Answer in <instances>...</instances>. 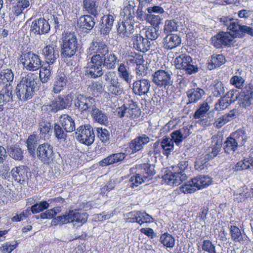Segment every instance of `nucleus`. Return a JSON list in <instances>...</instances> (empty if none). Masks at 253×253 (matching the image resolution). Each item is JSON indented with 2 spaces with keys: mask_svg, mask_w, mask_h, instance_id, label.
Here are the masks:
<instances>
[{
  "mask_svg": "<svg viewBox=\"0 0 253 253\" xmlns=\"http://www.w3.org/2000/svg\"><path fill=\"white\" fill-rule=\"evenodd\" d=\"M89 55L96 54L102 65L107 69L112 70L116 68L117 57L112 51L109 52L108 46L101 41H92L87 50Z\"/></svg>",
  "mask_w": 253,
  "mask_h": 253,
  "instance_id": "f257e3e1",
  "label": "nucleus"
},
{
  "mask_svg": "<svg viewBox=\"0 0 253 253\" xmlns=\"http://www.w3.org/2000/svg\"><path fill=\"white\" fill-rule=\"evenodd\" d=\"M40 84L41 83L36 74L28 73L22 78L16 87L15 93L17 98L23 101L31 99L35 91L39 89Z\"/></svg>",
  "mask_w": 253,
  "mask_h": 253,
  "instance_id": "f03ea898",
  "label": "nucleus"
},
{
  "mask_svg": "<svg viewBox=\"0 0 253 253\" xmlns=\"http://www.w3.org/2000/svg\"><path fill=\"white\" fill-rule=\"evenodd\" d=\"M87 218L88 214L85 212H80L77 210H70L63 215L55 217L52 219L51 224L52 226H56L75 222L74 225L77 223L78 226H81L86 223Z\"/></svg>",
  "mask_w": 253,
  "mask_h": 253,
  "instance_id": "7ed1b4c3",
  "label": "nucleus"
},
{
  "mask_svg": "<svg viewBox=\"0 0 253 253\" xmlns=\"http://www.w3.org/2000/svg\"><path fill=\"white\" fill-rule=\"evenodd\" d=\"M187 166V161L180 162L178 167H173L171 169L166 171L165 174L162 177L163 180L169 185H179L187 178L184 170Z\"/></svg>",
  "mask_w": 253,
  "mask_h": 253,
  "instance_id": "20e7f679",
  "label": "nucleus"
},
{
  "mask_svg": "<svg viewBox=\"0 0 253 253\" xmlns=\"http://www.w3.org/2000/svg\"><path fill=\"white\" fill-rule=\"evenodd\" d=\"M78 42L74 33H64L62 35L61 56L64 60L73 56L77 51Z\"/></svg>",
  "mask_w": 253,
  "mask_h": 253,
  "instance_id": "39448f33",
  "label": "nucleus"
},
{
  "mask_svg": "<svg viewBox=\"0 0 253 253\" xmlns=\"http://www.w3.org/2000/svg\"><path fill=\"white\" fill-rule=\"evenodd\" d=\"M138 173L132 175L129 179L130 187H137L142 183L148 181L155 174L154 165L149 163H144L139 166Z\"/></svg>",
  "mask_w": 253,
  "mask_h": 253,
  "instance_id": "423d86ee",
  "label": "nucleus"
},
{
  "mask_svg": "<svg viewBox=\"0 0 253 253\" xmlns=\"http://www.w3.org/2000/svg\"><path fill=\"white\" fill-rule=\"evenodd\" d=\"M229 30L239 38H243L245 34L253 36V29L246 25H241L237 20L228 17H222V29Z\"/></svg>",
  "mask_w": 253,
  "mask_h": 253,
  "instance_id": "0eeeda50",
  "label": "nucleus"
},
{
  "mask_svg": "<svg viewBox=\"0 0 253 253\" xmlns=\"http://www.w3.org/2000/svg\"><path fill=\"white\" fill-rule=\"evenodd\" d=\"M18 61L24 68L30 71H36L41 68L42 61L40 56L32 52L22 53Z\"/></svg>",
  "mask_w": 253,
  "mask_h": 253,
  "instance_id": "6e6552de",
  "label": "nucleus"
},
{
  "mask_svg": "<svg viewBox=\"0 0 253 253\" xmlns=\"http://www.w3.org/2000/svg\"><path fill=\"white\" fill-rule=\"evenodd\" d=\"M96 102L93 97L84 95L79 92H75L74 105L75 108L82 113L89 112L96 105Z\"/></svg>",
  "mask_w": 253,
  "mask_h": 253,
  "instance_id": "1a4fd4ad",
  "label": "nucleus"
},
{
  "mask_svg": "<svg viewBox=\"0 0 253 253\" xmlns=\"http://www.w3.org/2000/svg\"><path fill=\"white\" fill-rule=\"evenodd\" d=\"M75 137L80 142L87 145H91L95 137L93 127L90 125L80 126L76 129Z\"/></svg>",
  "mask_w": 253,
  "mask_h": 253,
  "instance_id": "9d476101",
  "label": "nucleus"
},
{
  "mask_svg": "<svg viewBox=\"0 0 253 253\" xmlns=\"http://www.w3.org/2000/svg\"><path fill=\"white\" fill-rule=\"evenodd\" d=\"M174 63L177 69L184 70L188 74H192L198 71V67L192 64V58L185 54H182L176 57Z\"/></svg>",
  "mask_w": 253,
  "mask_h": 253,
  "instance_id": "9b49d317",
  "label": "nucleus"
},
{
  "mask_svg": "<svg viewBox=\"0 0 253 253\" xmlns=\"http://www.w3.org/2000/svg\"><path fill=\"white\" fill-rule=\"evenodd\" d=\"M117 112L118 116L122 118L124 116L131 119H135L139 117L141 115V111L137 104L132 100L130 101L128 106L123 105L117 108Z\"/></svg>",
  "mask_w": 253,
  "mask_h": 253,
  "instance_id": "f8f14e48",
  "label": "nucleus"
},
{
  "mask_svg": "<svg viewBox=\"0 0 253 253\" xmlns=\"http://www.w3.org/2000/svg\"><path fill=\"white\" fill-rule=\"evenodd\" d=\"M126 222L137 223L142 225L144 223H150L153 221V217L144 211H134L129 212L125 215Z\"/></svg>",
  "mask_w": 253,
  "mask_h": 253,
  "instance_id": "ddd939ff",
  "label": "nucleus"
},
{
  "mask_svg": "<svg viewBox=\"0 0 253 253\" xmlns=\"http://www.w3.org/2000/svg\"><path fill=\"white\" fill-rule=\"evenodd\" d=\"M91 57V65L86 67L85 75L88 78L95 79L100 77L103 74L102 65L100 61H98L96 54H92Z\"/></svg>",
  "mask_w": 253,
  "mask_h": 253,
  "instance_id": "4468645a",
  "label": "nucleus"
},
{
  "mask_svg": "<svg viewBox=\"0 0 253 253\" xmlns=\"http://www.w3.org/2000/svg\"><path fill=\"white\" fill-rule=\"evenodd\" d=\"M42 53L46 63L50 65H53L59 56L58 48L53 42L43 48Z\"/></svg>",
  "mask_w": 253,
  "mask_h": 253,
  "instance_id": "2eb2a0df",
  "label": "nucleus"
},
{
  "mask_svg": "<svg viewBox=\"0 0 253 253\" xmlns=\"http://www.w3.org/2000/svg\"><path fill=\"white\" fill-rule=\"evenodd\" d=\"M171 75L170 71L159 70L153 75L152 81L158 86H166L172 83Z\"/></svg>",
  "mask_w": 253,
  "mask_h": 253,
  "instance_id": "dca6fc26",
  "label": "nucleus"
},
{
  "mask_svg": "<svg viewBox=\"0 0 253 253\" xmlns=\"http://www.w3.org/2000/svg\"><path fill=\"white\" fill-rule=\"evenodd\" d=\"M133 47L137 51L145 52L150 49L151 42L139 34H133L131 36Z\"/></svg>",
  "mask_w": 253,
  "mask_h": 253,
  "instance_id": "f3484780",
  "label": "nucleus"
},
{
  "mask_svg": "<svg viewBox=\"0 0 253 253\" xmlns=\"http://www.w3.org/2000/svg\"><path fill=\"white\" fill-rule=\"evenodd\" d=\"M253 98V85L249 84L244 87L239 95V104L240 107L246 108L251 104Z\"/></svg>",
  "mask_w": 253,
  "mask_h": 253,
  "instance_id": "a211bd4d",
  "label": "nucleus"
},
{
  "mask_svg": "<svg viewBox=\"0 0 253 253\" xmlns=\"http://www.w3.org/2000/svg\"><path fill=\"white\" fill-rule=\"evenodd\" d=\"M50 30V25L48 22L44 18H39L34 20L31 26V32L35 35H43L47 34Z\"/></svg>",
  "mask_w": 253,
  "mask_h": 253,
  "instance_id": "6ab92c4d",
  "label": "nucleus"
},
{
  "mask_svg": "<svg viewBox=\"0 0 253 253\" xmlns=\"http://www.w3.org/2000/svg\"><path fill=\"white\" fill-rule=\"evenodd\" d=\"M151 86V82L147 79H140L135 81L132 84L133 93L139 96L147 95Z\"/></svg>",
  "mask_w": 253,
  "mask_h": 253,
  "instance_id": "aec40b11",
  "label": "nucleus"
},
{
  "mask_svg": "<svg viewBox=\"0 0 253 253\" xmlns=\"http://www.w3.org/2000/svg\"><path fill=\"white\" fill-rule=\"evenodd\" d=\"M29 169L25 166H21L13 168L11 170V175L14 180L17 182L25 181L28 179Z\"/></svg>",
  "mask_w": 253,
  "mask_h": 253,
  "instance_id": "412c9836",
  "label": "nucleus"
},
{
  "mask_svg": "<svg viewBox=\"0 0 253 253\" xmlns=\"http://www.w3.org/2000/svg\"><path fill=\"white\" fill-rule=\"evenodd\" d=\"M93 121L101 125L107 126L108 123V116L102 110L95 105L89 111Z\"/></svg>",
  "mask_w": 253,
  "mask_h": 253,
  "instance_id": "4be33fe9",
  "label": "nucleus"
},
{
  "mask_svg": "<svg viewBox=\"0 0 253 253\" xmlns=\"http://www.w3.org/2000/svg\"><path fill=\"white\" fill-rule=\"evenodd\" d=\"M181 42V38L176 34H168L163 41L164 48L168 50H171L178 46Z\"/></svg>",
  "mask_w": 253,
  "mask_h": 253,
  "instance_id": "5701e85b",
  "label": "nucleus"
},
{
  "mask_svg": "<svg viewBox=\"0 0 253 253\" xmlns=\"http://www.w3.org/2000/svg\"><path fill=\"white\" fill-rule=\"evenodd\" d=\"M242 131H236L231 134V136L228 137L224 143V152L228 154L233 153L238 146L237 138H239L240 132Z\"/></svg>",
  "mask_w": 253,
  "mask_h": 253,
  "instance_id": "b1692460",
  "label": "nucleus"
},
{
  "mask_svg": "<svg viewBox=\"0 0 253 253\" xmlns=\"http://www.w3.org/2000/svg\"><path fill=\"white\" fill-rule=\"evenodd\" d=\"M61 126L67 132H72L76 130L75 123L73 119L67 114H63L59 118Z\"/></svg>",
  "mask_w": 253,
  "mask_h": 253,
  "instance_id": "393cba45",
  "label": "nucleus"
},
{
  "mask_svg": "<svg viewBox=\"0 0 253 253\" xmlns=\"http://www.w3.org/2000/svg\"><path fill=\"white\" fill-rule=\"evenodd\" d=\"M114 19L112 15H104L101 19V23L100 25V32L101 35H107L110 33Z\"/></svg>",
  "mask_w": 253,
  "mask_h": 253,
  "instance_id": "a878e982",
  "label": "nucleus"
},
{
  "mask_svg": "<svg viewBox=\"0 0 253 253\" xmlns=\"http://www.w3.org/2000/svg\"><path fill=\"white\" fill-rule=\"evenodd\" d=\"M12 86L9 84L7 86L4 87L1 89L0 92V111L3 110L2 106L8 102L13 101L12 95Z\"/></svg>",
  "mask_w": 253,
  "mask_h": 253,
  "instance_id": "bb28decb",
  "label": "nucleus"
},
{
  "mask_svg": "<svg viewBox=\"0 0 253 253\" xmlns=\"http://www.w3.org/2000/svg\"><path fill=\"white\" fill-rule=\"evenodd\" d=\"M150 141V138L146 134L136 137L131 141L130 148L132 152H136L141 150L145 145L147 144Z\"/></svg>",
  "mask_w": 253,
  "mask_h": 253,
  "instance_id": "cd10ccee",
  "label": "nucleus"
},
{
  "mask_svg": "<svg viewBox=\"0 0 253 253\" xmlns=\"http://www.w3.org/2000/svg\"><path fill=\"white\" fill-rule=\"evenodd\" d=\"M193 181L197 190L206 188L212 182L211 178L208 175H199L191 179Z\"/></svg>",
  "mask_w": 253,
  "mask_h": 253,
  "instance_id": "c85d7f7f",
  "label": "nucleus"
},
{
  "mask_svg": "<svg viewBox=\"0 0 253 253\" xmlns=\"http://www.w3.org/2000/svg\"><path fill=\"white\" fill-rule=\"evenodd\" d=\"M67 82L66 75L62 72L58 73L55 78L52 91L55 93H59L66 86Z\"/></svg>",
  "mask_w": 253,
  "mask_h": 253,
  "instance_id": "c756f323",
  "label": "nucleus"
},
{
  "mask_svg": "<svg viewBox=\"0 0 253 253\" xmlns=\"http://www.w3.org/2000/svg\"><path fill=\"white\" fill-rule=\"evenodd\" d=\"M187 96L188 98L187 104L196 103L201 99L202 96L205 94V91L203 89L199 87L189 89L186 92Z\"/></svg>",
  "mask_w": 253,
  "mask_h": 253,
  "instance_id": "7c9ffc66",
  "label": "nucleus"
},
{
  "mask_svg": "<svg viewBox=\"0 0 253 253\" xmlns=\"http://www.w3.org/2000/svg\"><path fill=\"white\" fill-rule=\"evenodd\" d=\"M53 65L47 64L44 66L40 68L39 77L40 82H41L43 84L47 83L50 80L51 75V71L53 69Z\"/></svg>",
  "mask_w": 253,
  "mask_h": 253,
  "instance_id": "2f4dec72",
  "label": "nucleus"
},
{
  "mask_svg": "<svg viewBox=\"0 0 253 253\" xmlns=\"http://www.w3.org/2000/svg\"><path fill=\"white\" fill-rule=\"evenodd\" d=\"M159 242L166 248L172 249L175 243L174 237L168 232H165L161 235Z\"/></svg>",
  "mask_w": 253,
  "mask_h": 253,
  "instance_id": "473e14b6",
  "label": "nucleus"
},
{
  "mask_svg": "<svg viewBox=\"0 0 253 253\" xmlns=\"http://www.w3.org/2000/svg\"><path fill=\"white\" fill-rule=\"evenodd\" d=\"M40 135L44 139H48L51 132V124L46 119H42L39 123Z\"/></svg>",
  "mask_w": 253,
  "mask_h": 253,
  "instance_id": "72a5a7b5",
  "label": "nucleus"
},
{
  "mask_svg": "<svg viewBox=\"0 0 253 253\" xmlns=\"http://www.w3.org/2000/svg\"><path fill=\"white\" fill-rule=\"evenodd\" d=\"M37 155L41 158H49L53 155L52 147L48 144L40 145L37 149Z\"/></svg>",
  "mask_w": 253,
  "mask_h": 253,
  "instance_id": "f704fd0d",
  "label": "nucleus"
},
{
  "mask_svg": "<svg viewBox=\"0 0 253 253\" xmlns=\"http://www.w3.org/2000/svg\"><path fill=\"white\" fill-rule=\"evenodd\" d=\"M79 21L80 27L88 30H91L95 23L94 17L89 15L81 17Z\"/></svg>",
  "mask_w": 253,
  "mask_h": 253,
  "instance_id": "c9c22d12",
  "label": "nucleus"
},
{
  "mask_svg": "<svg viewBox=\"0 0 253 253\" xmlns=\"http://www.w3.org/2000/svg\"><path fill=\"white\" fill-rule=\"evenodd\" d=\"M84 7L87 13L96 17L98 15L97 8L98 4L96 0H84Z\"/></svg>",
  "mask_w": 253,
  "mask_h": 253,
  "instance_id": "e433bc0d",
  "label": "nucleus"
},
{
  "mask_svg": "<svg viewBox=\"0 0 253 253\" xmlns=\"http://www.w3.org/2000/svg\"><path fill=\"white\" fill-rule=\"evenodd\" d=\"M14 79V74L11 69H6L1 71L0 73V84H2L5 86L10 84Z\"/></svg>",
  "mask_w": 253,
  "mask_h": 253,
  "instance_id": "4c0bfd02",
  "label": "nucleus"
},
{
  "mask_svg": "<svg viewBox=\"0 0 253 253\" xmlns=\"http://www.w3.org/2000/svg\"><path fill=\"white\" fill-rule=\"evenodd\" d=\"M39 136L33 134L29 136L27 141V147L31 157H35V150L38 144Z\"/></svg>",
  "mask_w": 253,
  "mask_h": 253,
  "instance_id": "58836bf2",
  "label": "nucleus"
},
{
  "mask_svg": "<svg viewBox=\"0 0 253 253\" xmlns=\"http://www.w3.org/2000/svg\"><path fill=\"white\" fill-rule=\"evenodd\" d=\"M106 88L109 93L115 96H120L123 92V88L118 81L112 84H108Z\"/></svg>",
  "mask_w": 253,
  "mask_h": 253,
  "instance_id": "ea45409f",
  "label": "nucleus"
},
{
  "mask_svg": "<svg viewBox=\"0 0 253 253\" xmlns=\"http://www.w3.org/2000/svg\"><path fill=\"white\" fill-rule=\"evenodd\" d=\"M238 94H235L234 90H230L227 92L222 97V109L226 108L231 103L234 102L238 98Z\"/></svg>",
  "mask_w": 253,
  "mask_h": 253,
  "instance_id": "a19ab883",
  "label": "nucleus"
},
{
  "mask_svg": "<svg viewBox=\"0 0 253 253\" xmlns=\"http://www.w3.org/2000/svg\"><path fill=\"white\" fill-rule=\"evenodd\" d=\"M253 169V159H243L238 162L233 168L235 171Z\"/></svg>",
  "mask_w": 253,
  "mask_h": 253,
  "instance_id": "79ce46f5",
  "label": "nucleus"
},
{
  "mask_svg": "<svg viewBox=\"0 0 253 253\" xmlns=\"http://www.w3.org/2000/svg\"><path fill=\"white\" fill-rule=\"evenodd\" d=\"M67 133L61 125L58 124H54V134L58 140L65 141L67 136Z\"/></svg>",
  "mask_w": 253,
  "mask_h": 253,
  "instance_id": "37998d69",
  "label": "nucleus"
},
{
  "mask_svg": "<svg viewBox=\"0 0 253 253\" xmlns=\"http://www.w3.org/2000/svg\"><path fill=\"white\" fill-rule=\"evenodd\" d=\"M49 207L48 201H42L39 203H36L31 207L32 213L35 214L39 213L47 209Z\"/></svg>",
  "mask_w": 253,
  "mask_h": 253,
  "instance_id": "c03bdc74",
  "label": "nucleus"
},
{
  "mask_svg": "<svg viewBox=\"0 0 253 253\" xmlns=\"http://www.w3.org/2000/svg\"><path fill=\"white\" fill-rule=\"evenodd\" d=\"M231 32L229 30H227L225 28L222 29V45L225 46H230L233 44V40L234 39V35L230 33Z\"/></svg>",
  "mask_w": 253,
  "mask_h": 253,
  "instance_id": "a18cd8bd",
  "label": "nucleus"
},
{
  "mask_svg": "<svg viewBox=\"0 0 253 253\" xmlns=\"http://www.w3.org/2000/svg\"><path fill=\"white\" fill-rule=\"evenodd\" d=\"M197 187L195 186L193 181L191 179L184 183L180 188V191L185 194L193 193L197 191Z\"/></svg>",
  "mask_w": 253,
  "mask_h": 253,
  "instance_id": "49530a36",
  "label": "nucleus"
},
{
  "mask_svg": "<svg viewBox=\"0 0 253 253\" xmlns=\"http://www.w3.org/2000/svg\"><path fill=\"white\" fill-rule=\"evenodd\" d=\"M118 182H120V180H118L117 178L111 179L105 185L100 188V194L102 195H106L115 188L116 183Z\"/></svg>",
  "mask_w": 253,
  "mask_h": 253,
  "instance_id": "de8ad7c7",
  "label": "nucleus"
},
{
  "mask_svg": "<svg viewBox=\"0 0 253 253\" xmlns=\"http://www.w3.org/2000/svg\"><path fill=\"white\" fill-rule=\"evenodd\" d=\"M210 108V106L207 102L202 103L199 108L195 112L194 118L197 119L204 117Z\"/></svg>",
  "mask_w": 253,
  "mask_h": 253,
  "instance_id": "09e8293b",
  "label": "nucleus"
},
{
  "mask_svg": "<svg viewBox=\"0 0 253 253\" xmlns=\"http://www.w3.org/2000/svg\"><path fill=\"white\" fill-rule=\"evenodd\" d=\"M221 65V55L220 54L213 55L207 67L209 70H212L215 68L219 67Z\"/></svg>",
  "mask_w": 253,
  "mask_h": 253,
  "instance_id": "8fccbe9b",
  "label": "nucleus"
},
{
  "mask_svg": "<svg viewBox=\"0 0 253 253\" xmlns=\"http://www.w3.org/2000/svg\"><path fill=\"white\" fill-rule=\"evenodd\" d=\"M230 233L232 238L236 242H241L244 240V238L239 228L236 226H231Z\"/></svg>",
  "mask_w": 253,
  "mask_h": 253,
  "instance_id": "3c124183",
  "label": "nucleus"
},
{
  "mask_svg": "<svg viewBox=\"0 0 253 253\" xmlns=\"http://www.w3.org/2000/svg\"><path fill=\"white\" fill-rule=\"evenodd\" d=\"M18 246V243L14 241L12 243L8 242L3 244L0 247V251L2 253H11Z\"/></svg>",
  "mask_w": 253,
  "mask_h": 253,
  "instance_id": "603ef678",
  "label": "nucleus"
},
{
  "mask_svg": "<svg viewBox=\"0 0 253 253\" xmlns=\"http://www.w3.org/2000/svg\"><path fill=\"white\" fill-rule=\"evenodd\" d=\"M178 25L175 20H167L165 22L164 32L166 34H169L173 31L177 30Z\"/></svg>",
  "mask_w": 253,
  "mask_h": 253,
  "instance_id": "864d4df0",
  "label": "nucleus"
},
{
  "mask_svg": "<svg viewBox=\"0 0 253 253\" xmlns=\"http://www.w3.org/2000/svg\"><path fill=\"white\" fill-rule=\"evenodd\" d=\"M159 35V30L156 27L148 28L145 32V36L146 37V39H147L148 40L150 39L152 41L156 40Z\"/></svg>",
  "mask_w": 253,
  "mask_h": 253,
  "instance_id": "5fc2aeb1",
  "label": "nucleus"
},
{
  "mask_svg": "<svg viewBox=\"0 0 253 253\" xmlns=\"http://www.w3.org/2000/svg\"><path fill=\"white\" fill-rule=\"evenodd\" d=\"M96 134L102 142H105L109 138V132L106 128H96Z\"/></svg>",
  "mask_w": 253,
  "mask_h": 253,
  "instance_id": "6e6d98bb",
  "label": "nucleus"
},
{
  "mask_svg": "<svg viewBox=\"0 0 253 253\" xmlns=\"http://www.w3.org/2000/svg\"><path fill=\"white\" fill-rule=\"evenodd\" d=\"M104 79L106 82L108 83V84H112L119 80L116 73L113 71L106 72L104 75Z\"/></svg>",
  "mask_w": 253,
  "mask_h": 253,
  "instance_id": "4d7b16f0",
  "label": "nucleus"
},
{
  "mask_svg": "<svg viewBox=\"0 0 253 253\" xmlns=\"http://www.w3.org/2000/svg\"><path fill=\"white\" fill-rule=\"evenodd\" d=\"M208 159H196L195 162V168L196 169L202 170L207 169L209 165Z\"/></svg>",
  "mask_w": 253,
  "mask_h": 253,
  "instance_id": "13d9d810",
  "label": "nucleus"
},
{
  "mask_svg": "<svg viewBox=\"0 0 253 253\" xmlns=\"http://www.w3.org/2000/svg\"><path fill=\"white\" fill-rule=\"evenodd\" d=\"M202 249L209 253H216L215 247L212 243L208 240H204L202 245Z\"/></svg>",
  "mask_w": 253,
  "mask_h": 253,
  "instance_id": "bf43d9fd",
  "label": "nucleus"
},
{
  "mask_svg": "<svg viewBox=\"0 0 253 253\" xmlns=\"http://www.w3.org/2000/svg\"><path fill=\"white\" fill-rule=\"evenodd\" d=\"M127 62L132 64H136L137 66L144 61L143 56L140 54H135V56H131L127 59Z\"/></svg>",
  "mask_w": 253,
  "mask_h": 253,
  "instance_id": "052dcab7",
  "label": "nucleus"
},
{
  "mask_svg": "<svg viewBox=\"0 0 253 253\" xmlns=\"http://www.w3.org/2000/svg\"><path fill=\"white\" fill-rule=\"evenodd\" d=\"M161 146L165 150H171L173 147V142L172 139L169 137H166L161 142Z\"/></svg>",
  "mask_w": 253,
  "mask_h": 253,
  "instance_id": "680f3d73",
  "label": "nucleus"
},
{
  "mask_svg": "<svg viewBox=\"0 0 253 253\" xmlns=\"http://www.w3.org/2000/svg\"><path fill=\"white\" fill-rule=\"evenodd\" d=\"M148 21L155 27H157L161 23L162 19L159 15L150 14L147 17Z\"/></svg>",
  "mask_w": 253,
  "mask_h": 253,
  "instance_id": "e2e57ef3",
  "label": "nucleus"
},
{
  "mask_svg": "<svg viewBox=\"0 0 253 253\" xmlns=\"http://www.w3.org/2000/svg\"><path fill=\"white\" fill-rule=\"evenodd\" d=\"M171 137L173 142L174 141L177 145L180 143L184 139L178 130L174 131L171 133Z\"/></svg>",
  "mask_w": 253,
  "mask_h": 253,
  "instance_id": "0e129e2a",
  "label": "nucleus"
},
{
  "mask_svg": "<svg viewBox=\"0 0 253 253\" xmlns=\"http://www.w3.org/2000/svg\"><path fill=\"white\" fill-rule=\"evenodd\" d=\"M231 83L236 86L238 88H241L243 86L244 80L241 77L239 76H234L230 80Z\"/></svg>",
  "mask_w": 253,
  "mask_h": 253,
  "instance_id": "69168bd1",
  "label": "nucleus"
},
{
  "mask_svg": "<svg viewBox=\"0 0 253 253\" xmlns=\"http://www.w3.org/2000/svg\"><path fill=\"white\" fill-rule=\"evenodd\" d=\"M11 149V150L9 154L11 157L13 158H20L23 157L22 150L18 146L12 147Z\"/></svg>",
  "mask_w": 253,
  "mask_h": 253,
  "instance_id": "338daca9",
  "label": "nucleus"
},
{
  "mask_svg": "<svg viewBox=\"0 0 253 253\" xmlns=\"http://www.w3.org/2000/svg\"><path fill=\"white\" fill-rule=\"evenodd\" d=\"M53 102L57 110H62L65 108H66L67 106L66 105V103H65L63 100V98L59 97L58 98L55 99L53 100Z\"/></svg>",
  "mask_w": 253,
  "mask_h": 253,
  "instance_id": "774afa93",
  "label": "nucleus"
}]
</instances>
